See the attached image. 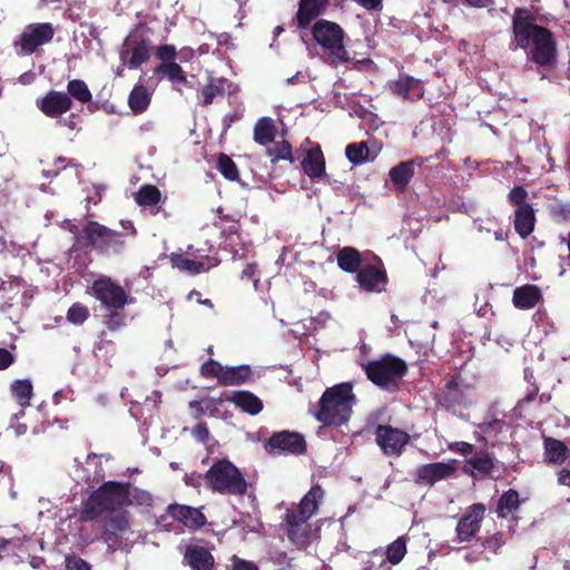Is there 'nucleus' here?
Here are the masks:
<instances>
[{
    "label": "nucleus",
    "mask_w": 570,
    "mask_h": 570,
    "mask_svg": "<svg viewBox=\"0 0 570 570\" xmlns=\"http://www.w3.org/2000/svg\"><path fill=\"white\" fill-rule=\"evenodd\" d=\"M512 33L517 46L528 58L541 67H552L557 61V41L552 31L535 23V16L527 8H515Z\"/></svg>",
    "instance_id": "nucleus-1"
},
{
    "label": "nucleus",
    "mask_w": 570,
    "mask_h": 570,
    "mask_svg": "<svg viewBox=\"0 0 570 570\" xmlns=\"http://www.w3.org/2000/svg\"><path fill=\"white\" fill-rule=\"evenodd\" d=\"M356 402L352 383L335 384L323 392L313 415L325 426H342L350 421Z\"/></svg>",
    "instance_id": "nucleus-2"
},
{
    "label": "nucleus",
    "mask_w": 570,
    "mask_h": 570,
    "mask_svg": "<svg viewBox=\"0 0 570 570\" xmlns=\"http://www.w3.org/2000/svg\"><path fill=\"white\" fill-rule=\"evenodd\" d=\"M311 35L321 48L325 63L337 68L352 60L345 46L346 32L338 23L318 19L311 27Z\"/></svg>",
    "instance_id": "nucleus-3"
},
{
    "label": "nucleus",
    "mask_w": 570,
    "mask_h": 570,
    "mask_svg": "<svg viewBox=\"0 0 570 570\" xmlns=\"http://www.w3.org/2000/svg\"><path fill=\"white\" fill-rule=\"evenodd\" d=\"M69 230L76 235V244L81 248L95 249L99 254L119 255L125 250L124 234L96 220H88L81 229L72 225Z\"/></svg>",
    "instance_id": "nucleus-4"
},
{
    "label": "nucleus",
    "mask_w": 570,
    "mask_h": 570,
    "mask_svg": "<svg viewBox=\"0 0 570 570\" xmlns=\"http://www.w3.org/2000/svg\"><path fill=\"white\" fill-rule=\"evenodd\" d=\"M127 492L124 482L107 481L96 489L83 503L80 520L91 522L105 512H119L126 507Z\"/></svg>",
    "instance_id": "nucleus-5"
},
{
    "label": "nucleus",
    "mask_w": 570,
    "mask_h": 570,
    "mask_svg": "<svg viewBox=\"0 0 570 570\" xmlns=\"http://www.w3.org/2000/svg\"><path fill=\"white\" fill-rule=\"evenodd\" d=\"M207 488L225 495H244L247 482L239 469L227 459L213 463L204 475Z\"/></svg>",
    "instance_id": "nucleus-6"
},
{
    "label": "nucleus",
    "mask_w": 570,
    "mask_h": 570,
    "mask_svg": "<svg viewBox=\"0 0 570 570\" xmlns=\"http://www.w3.org/2000/svg\"><path fill=\"white\" fill-rule=\"evenodd\" d=\"M363 368L367 379L373 384L389 391L397 390V382L402 380L409 371L404 360L390 353L384 354L379 360L368 361L363 365Z\"/></svg>",
    "instance_id": "nucleus-7"
},
{
    "label": "nucleus",
    "mask_w": 570,
    "mask_h": 570,
    "mask_svg": "<svg viewBox=\"0 0 570 570\" xmlns=\"http://www.w3.org/2000/svg\"><path fill=\"white\" fill-rule=\"evenodd\" d=\"M528 190L521 185H515L508 194V203L515 207L514 230L523 239L532 234L537 220L534 209L528 202Z\"/></svg>",
    "instance_id": "nucleus-8"
},
{
    "label": "nucleus",
    "mask_w": 570,
    "mask_h": 570,
    "mask_svg": "<svg viewBox=\"0 0 570 570\" xmlns=\"http://www.w3.org/2000/svg\"><path fill=\"white\" fill-rule=\"evenodd\" d=\"M55 27L50 22L27 24L13 41V48L20 56H31L40 47L50 43L55 37Z\"/></svg>",
    "instance_id": "nucleus-9"
},
{
    "label": "nucleus",
    "mask_w": 570,
    "mask_h": 570,
    "mask_svg": "<svg viewBox=\"0 0 570 570\" xmlns=\"http://www.w3.org/2000/svg\"><path fill=\"white\" fill-rule=\"evenodd\" d=\"M150 56V39L138 28L126 37L119 52L120 61L129 69H138Z\"/></svg>",
    "instance_id": "nucleus-10"
},
{
    "label": "nucleus",
    "mask_w": 570,
    "mask_h": 570,
    "mask_svg": "<svg viewBox=\"0 0 570 570\" xmlns=\"http://www.w3.org/2000/svg\"><path fill=\"white\" fill-rule=\"evenodd\" d=\"M264 450L268 455H295L306 453L307 443L302 433L294 431L274 432L265 442Z\"/></svg>",
    "instance_id": "nucleus-11"
},
{
    "label": "nucleus",
    "mask_w": 570,
    "mask_h": 570,
    "mask_svg": "<svg viewBox=\"0 0 570 570\" xmlns=\"http://www.w3.org/2000/svg\"><path fill=\"white\" fill-rule=\"evenodd\" d=\"M375 441L385 455L400 456L410 442V435L397 428L379 424L375 429Z\"/></svg>",
    "instance_id": "nucleus-12"
},
{
    "label": "nucleus",
    "mask_w": 570,
    "mask_h": 570,
    "mask_svg": "<svg viewBox=\"0 0 570 570\" xmlns=\"http://www.w3.org/2000/svg\"><path fill=\"white\" fill-rule=\"evenodd\" d=\"M386 88L394 97L410 102L422 99L425 92L423 80L414 78L409 73H400L396 79L387 82Z\"/></svg>",
    "instance_id": "nucleus-13"
},
{
    "label": "nucleus",
    "mask_w": 570,
    "mask_h": 570,
    "mask_svg": "<svg viewBox=\"0 0 570 570\" xmlns=\"http://www.w3.org/2000/svg\"><path fill=\"white\" fill-rule=\"evenodd\" d=\"M358 285H380L389 282L383 261L371 250L364 252L362 267L356 273Z\"/></svg>",
    "instance_id": "nucleus-14"
},
{
    "label": "nucleus",
    "mask_w": 570,
    "mask_h": 570,
    "mask_svg": "<svg viewBox=\"0 0 570 570\" xmlns=\"http://www.w3.org/2000/svg\"><path fill=\"white\" fill-rule=\"evenodd\" d=\"M36 105L45 116L56 119L69 111L73 102L65 91L49 90Z\"/></svg>",
    "instance_id": "nucleus-15"
},
{
    "label": "nucleus",
    "mask_w": 570,
    "mask_h": 570,
    "mask_svg": "<svg viewBox=\"0 0 570 570\" xmlns=\"http://www.w3.org/2000/svg\"><path fill=\"white\" fill-rule=\"evenodd\" d=\"M129 527L130 515L128 511L121 510L119 512H112L101 520V539L109 546L115 544Z\"/></svg>",
    "instance_id": "nucleus-16"
},
{
    "label": "nucleus",
    "mask_w": 570,
    "mask_h": 570,
    "mask_svg": "<svg viewBox=\"0 0 570 570\" xmlns=\"http://www.w3.org/2000/svg\"><path fill=\"white\" fill-rule=\"evenodd\" d=\"M92 295L101 303L106 311L124 309L125 305L132 303V297L124 287H91Z\"/></svg>",
    "instance_id": "nucleus-17"
},
{
    "label": "nucleus",
    "mask_w": 570,
    "mask_h": 570,
    "mask_svg": "<svg viewBox=\"0 0 570 570\" xmlns=\"http://www.w3.org/2000/svg\"><path fill=\"white\" fill-rule=\"evenodd\" d=\"M330 0H299L295 16L298 29H307L311 23L325 13Z\"/></svg>",
    "instance_id": "nucleus-18"
},
{
    "label": "nucleus",
    "mask_w": 570,
    "mask_h": 570,
    "mask_svg": "<svg viewBox=\"0 0 570 570\" xmlns=\"http://www.w3.org/2000/svg\"><path fill=\"white\" fill-rule=\"evenodd\" d=\"M167 513L188 529L196 530L206 523V517L202 510L189 505L177 503L169 504Z\"/></svg>",
    "instance_id": "nucleus-19"
},
{
    "label": "nucleus",
    "mask_w": 570,
    "mask_h": 570,
    "mask_svg": "<svg viewBox=\"0 0 570 570\" xmlns=\"http://www.w3.org/2000/svg\"><path fill=\"white\" fill-rule=\"evenodd\" d=\"M183 561L191 570H215V558L206 547L189 544L184 552Z\"/></svg>",
    "instance_id": "nucleus-20"
},
{
    "label": "nucleus",
    "mask_w": 570,
    "mask_h": 570,
    "mask_svg": "<svg viewBox=\"0 0 570 570\" xmlns=\"http://www.w3.org/2000/svg\"><path fill=\"white\" fill-rule=\"evenodd\" d=\"M456 471L454 463L435 462L421 465L416 471V481L424 484H434L446 479Z\"/></svg>",
    "instance_id": "nucleus-21"
},
{
    "label": "nucleus",
    "mask_w": 570,
    "mask_h": 570,
    "mask_svg": "<svg viewBox=\"0 0 570 570\" xmlns=\"http://www.w3.org/2000/svg\"><path fill=\"white\" fill-rule=\"evenodd\" d=\"M463 393L460 389L458 377H451L444 385L440 396V403L453 414L463 415Z\"/></svg>",
    "instance_id": "nucleus-22"
},
{
    "label": "nucleus",
    "mask_w": 570,
    "mask_h": 570,
    "mask_svg": "<svg viewBox=\"0 0 570 570\" xmlns=\"http://www.w3.org/2000/svg\"><path fill=\"white\" fill-rule=\"evenodd\" d=\"M168 259L173 268L191 276L205 273L216 265V263L212 264L202 259H195V257H189L181 253H171Z\"/></svg>",
    "instance_id": "nucleus-23"
},
{
    "label": "nucleus",
    "mask_w": 570,
    "mask_h": 570,
    "mask_svg": "<svg viewBox=\"0 0 570 570\" xmlns=\"http://www.w3.org/2000/svg\"><path fill=\"white\" fill-rule=\"evenodd\" d=\"M301 165L312 180L318 179L325 174V158L318 144L306 150Z\"/></svg>",
    "instance_id": "nucleus-24"
},
{
    "label": "nucleus",
    "mask_w": 570,
    "mask_h": 570,
    "mask_svg": "<svg viewBox=\"0 0 570 570\" xmlns=\"http://www.w3.org/2000/svg\"><path fill=\"white\" fill-rule=\"evenodd\" d=\"M226 400L249 415H257L264 407L263 401L250 391H234Z\"/></svg>",
    "instance_id": "nucleus-25"
},
{
    "label": "nucleus",
    "mask_w": 570,
    "mask_h": 570,
    "mask_svg": "<svg viewBox=\"0 0 570 570\" xmlns=\"http://www.w3.org/2000/svg\"><path fill=\"white\" fill-rule=\"evenodd\" d=\"M364 252H360L355 247L345 246L338 249L336 261L338 267L350 274H356L362 267Z\"/></svg>",
    "instance_id": "nucleus-26"
},
{
    "label": "nucleus",
    "mask_w": 570,
    "mask_h": 570,
    "mask_svg": "<svg viewBox=\"0 0 570 570\" xmlns=\"http://www.w3.org/2000/svg\"><path fill=\"white\" fill-rule=\"evenodd\" d=\"M414 160L401 161L390 169V179L397 191L403 193L406 190L411 179L414 176Z\"/></svg>",
    "instance_id": "nucleus-27"
},
{
    "label": "nucleus",
    "mask_w": 570,
    "mask_h": 570,
    "mask_svg": "<svg viewBox=\"0 0 570 570\" xmlns=\"http://www.w3.org/2000/svg\"><path fill=\"white\" fill-rule=\"evenodd\" d=\"M542 299L539 287H515L512 302L519 309L534 307Z\"/></svg>",
    "instance_id": "nucleus-28"
},
{
    "label": "nucleus",
    "mask_w": 570,
    "mask_h": 570,
    "mask_svg": "<svg viewBox=\"0 0 570 570\" xmlns=\"http://www.w3.org/2000/svg\"><path fill=\"white\" fill-rule=\"evenodd\" d=\"M325 492L320 484L313 485L308 492L302 498L298 503V508L302 510V514H306L312 518L317 513L320 504L324 499Z\"/></svg>",
    "instance_id": "nucleus-29"
},
{
    "label": "nucleus",
    "mask_w": 570,
    "mask_h": 570,
    "mask_svg": "<svg viewBox=\"0 0 570 570\" xmlns=\"http://www.w3.org/2000/svg\"><path fill=\"white\" fill-rule=\"evenodd\" d=\"M253 372L249 365L224 367L220 385H240L252 380Z\"/></svg>",
    "instance_id": "nucleus-30"
},
{
    "label": "nucleus",
    "mask_w": 570,
    "mask_h": 570,
    "mask_svg": "<svg viewBox=\"0 0 570 570\" xmlns=\"http://www.w3.org/2000/svg\"><path fill=\"white\" fill-rule=\"evenodd\" d=\"M276 132L274 120L269 117H262L254 126V140L262 146H267L274 141Z\"/></svg>",
    "instance_id": "nucleus-31"
},
{
    "label": "nucleus",
    "mask_w": 570,
    "mask_h": 570,
    "mask_svg": "<svg viewBox=\"0 0 570 570\" xmlns=\"http://www.w3.org/2000/svg\"><path fill=\"white\" fill-rule=\"evenodd\" d=\"M407 541L409 539L405 535H401L391 542L385 549V559L382 560L380 567H383L386 562L392 566L399 564L407 553Z\"/></svg>",
    "instance_id": "nucleus-32"
},
{
    "label": "nucleus",
    "mask_w": 570,
    "mask_h": 570,
    "mask_svg": "<svg viewBox=\"0 0 570 570\" xmlns=\"http://www.w3.org/2000/svg\"><path fill=\"white\" fill-rule=\"evenodd\" d=\"M150 99L147 88L142 85H136L129 94L128 105L135 115H139L148 108Z\"/></svg>",
    "instance_id": "nucleus-33"
},
{
    "label": "nucleus",
    "mask_w": 570,
    "mask_h": 570,
    "mask_svg": "<svg viewBox=\"0 0 570 570\" xmlns=\"http://www.w3.org/2000/svg\"><path fill=\"white\" fill-rule=\"evenodd\" d=\"M228 85L226 78H213L209 82L204 86L200 90L202 102L204 106H209L214 102L216 97H223L225 95V86Z\"/></svg>",
    "instance_id": "nucleus-34"
},
{
    "label": "nucleus",
    "mask_w": 570,
    "mask_h": 570,
    "mask_svg": "<svg viewBox=\"0 0 570 570\" xmlns=\"http://www.w3.org/2000/svg\"><path fill=\"white\" fill-rule=\"evenodd\" d=\"M161 193L157 186L151 184L141 185L135 194V202L141 207H153L160 203Z\"/></svg>",
    "instance_id": "nucleus-35"
},
{
    "label": "nucleus",
    "mask_w": 570,
    "mask_h": 570,
    "mask_svg": "<svg viewBox=\"0 0 570 570\" xmlns=\"http://www.w3.org/2000/svg\"><path fill=\"white\" fill-rule=\"evenodd\" d=\"M156 75H163L167 77V79L173 85H184L186 86L188 83L186 72L183 70L180 65H178L176 61L170 63H159L155 68Z\"/></svg>",
    "instance_id": "nucleus-36"
},
{
    "label": "nucleus",
    "mask_w": 570,
    "mask_h": 570,
    "mask_svg": "<svg viewBox=\"0 0 570 570\" xmlns=\"http://www.w3.org/2000/svg\"><path fill=\"white\" fill-rule=\"evenodd\" d=\"M519 505V493L515 490L510 489L500 497L497 505V513L500 518H508L518 510Z\"/></svg>",
    "instance_id": "nucleus-37"
},
{
    "label": "nucleus",
    "mask_w": 570,
    "mask_h": 570,
    "mask_svg": "<svg viewBox=\"0 0 570 570\" xmlns=\"http://www.w3.org/2000/svg\"><path fill=\"white\" fill-rule=\"evenodd\" d=\"M266 154L273 164L279 160H287L291 164L295 161L292 145L287 140L273 141V146L266 149Z\"/></svg>",
    "instance_id": "nucleus-38"
},
{
    "label": "nucleus",
    "mask_w": 570,
    "mask_h": 570,
    "mask_svg": "<svg viewBox=\"0 0 570 570\" xmlns=\"http://www.w3.org/2000/svg\"><path fill=\"white\" fill-rule=\"evenodd\" d=\"M10 391L14 400L21 406L30 405L33 387L29 380H16L11 383Z\"/></svg>",
    "instance_id": "nucleus-39"
},
{
    "label": "nucleus",
    "mask_w": 570,
    "mask_h": 570,
    "mask_svg": "<svg viewBox=\"0 0 570 570\" xmlns=\"http://www.w3.org/2000/svg\"><path fill=\"white\" fill-rule=\"evenodd\" d=\"M216 169L228 181H239V170L236 163L226 154L219 153L216 161Z\"/></svg>",
    "instance_id": "nucleus-40"
},
{
    "label": "nucleus",
    "mask_w": 570,
    "mask_h": 570,
    "mask_svg": "<svg viewBox=\"0 0 570 570\" xmlns=\"http://www.w3.org/2000/svg\"><path fill=\"white\" fill-rule=\"evenodd\" d=\"M311 518L302 514V510L297 507L286 511L285 521L288 527L287 535L291 540L295 541L298 538L299 528L307 522Z\"/></svg>",
    "instance_id": "nucleus-41"
},
{
    "label": "nucleus",
    "mask_w": 570,
    "mask_h": 570,
    "mask_svg": "<svg viewBox=\"0 0 570 570\" xmlns=\"http://www.w3.org/2000/svg\"><path fill=\"white\" fill-rule=\"evenodd\" d=\"M484 512L485 507L481 503L473 504L469 508V511L465 512V541L468 540V535L471 537L479 530Z\"/></svg>",
    "instance_id": "nucleus-42"
},
{
    "label": "nucleus",
    "mask_w": 570,
    "mask_h": 570,
    "mask_svg": "<svg viewBox=\"0 0 570 570\" xmlns=\"http://www.w3.org/2000/svg\"><path fill=\"white\" fill-rule=\"evenodd\" d=\"M102 324L109 332H118L128 325V315L124 309L107 311L102 315Z\"/></svg>",
    "instance_id": "nucleus-43"
},
{
    "label": "nucleus",
    "mask_w": 570,
    "mask_h": 570,
    "mask_svg": "<svg viewBox=\"0 0 570 570\" xmlns=\"http://www.w3.org/2000/svg\"><path fill=\"white\" fill-rule=\"evenodd\" d=\"M127 492L126 507L129 505H150L153 501L151 494L142 489L131 485L129 482H124Z\"/></svg>",
    "instance_id": "nucleus-44"
},
{
    "label": "nucleus",
    "mask_w": 570,
    "mask_h": 570,
    "mask_svg": "<svg viewBox=\"0 0 570 570\" xmlns=\"http://www.w3.org/2000/svg\"><path fill=\"white\" fill-rule=\"evenodd\" d=\"M345 155L350 163L360 165L370 159V149L366 141L350 144L345 148Z\"/></svg>",
    "instance_id": "nucleus-45"
},
{
    "label": "nucleus",
    "mask_w": 570,
    "mask_h": 570,
    "mask_svg": "<svg viewBox=\"0 0 570 570\" xmlns=\"http://www.w3.org/2000/svg\"><path fill=\"white\" fill-rule=\"evenodd\" d=\"M66 94H68L71 99L75 98L81 104H87L92 98L91 91L89 90L87 83L80 79L70 80L67 85Z\"/></svg>",
    "instance_id": "nucleus-46"
},
{
    "label": "nucleus",
    "mask_w": 570,
    "mask_h": 570,
    "mask_svg": "<svg viewBox=\"0 0 570 570\" xmlns=\"http://www.w3.org/2000/svg\"><path fill=\"white\" fill-rule=\"evenodd\" d=\"M546 453L550 462L560 464L564 462L567 455L566 445L556 439L548 438L544 441Z\"/></svg>",
    "instance_id": "nucleus-47"
},
{
    "label": "nucleus",
    "mask_w": 570,
    "mask_h": 570,
    "mask_svg": "<svg viewBox=\"0 0 570 570\" xmlns=\"http://www.w3.org/2000/svg\"><path fill=\"white\" fill-rule=\"evenodd\" d=\"M89 317V309L81 303H73L67 312V321L75 325L83 324Z\"/></svg>",
    "instance_id": "nucleus-48"
},
{
    "label": "nucleus",
    "mask_w": 570,
    "mask_h": 570,
    "mask_svg": "<svg viewBox=\"0 0 570 570\" xmlns=\"http://www.w3.org/2000/svg\"><path fill=\"white\" fill-rule=\"evenodd\" d=\"M469 464L473 470L480 473H488L493 466L492 458L488 453H481L480 455L473 456L466 461L465 465Z\"/></svg>",
    "instance_id": "nucleus-49"
},
{
    "label": "nucleus",
    "mask_w": 570,
    "mask_h": 570,
    "mask_svg": "<svg viewBox=\"0 0 570 570\" xmlns=\"http://www.w3.org/2000/svg\"><path fill=\"white\" fill-rule=\"evenodd\" d=\"M224 372V366L218 363L217 361L209 360L205 362L200 367V374L204 377H216L218 380V383L220 384L222 381V373Z\"/></svg>",
    "instance_id": "nucleus-50"
},
{
    "label": "nucleus",
    "mask_w": 570,
    "mask_h": 570,
    "mask_svg": "<svg viewBox=\"0 0 570 570\" xmlns=\"http://www.w3.org/2000/svg\"><path fill=\"white\" fill-rule=\"evenodd\" d=\"M155 55L160 63H170L176 60L177 50L173 45H160L157 47Z\"/></svg>",
    "instance_id": "nucleus-51"
},
{
    "label": "nucleus",
    "mask_w": 570,
    "mask_h": 570,
    "mask_svg": "<svg viewBox=\"0 0 570 570\" xmlns=\"http://www.w3.org/2000/svg\"><path fill=\"white\" fill-rule=\"evenodd\" d=\"M550 213L553 216V218L557 219L558 222L570 220V202L552 205Z\"/></svg>",
    "instance_id": "nucleus-52"
},
{
    "label": "nucleus",
    "mask_w": 570,
    "mask_h": 570,
    "mask_svg": "<svg viewBox=\"0 0 570 570\" xmlns=\"http://www.w3.org/2000/svg\"><path fill=\"white\" fill-rule=\"evenodd\" d=\"M65 563L66 570H92L86 560L75 554L67 556Z\"/></svg>",
    "instance_id": "nucleus-53"
},
{
    "label": "nucleus",
    "mask_w": 570,
    "mask_h": 570,
    "mask_svg": "<svg viewBox=\"0 0 570 570\" xmlns=\"http://www.w3.org/2000/svg\"><path fill=\"white\" fill-rule=\"evenodd\" d=\"M230 561L232 570H259L255 562L242 559L236 554L230 558Z\"/></svg>",
    "instance_id": "nucleus-54"
},
{
    "label": "nucleus",
    "mask_w": 570,
    "mask_h": 570,
    "mask_svg": "<svg viewBox=\"0 0 570 570\" xmlns=\"http://www.w3.org/2000/svg\"><path fill=\"white\" fill-rule=\"evenodd\" d=\"M258 271V266L256 263L247 264L243 269V281L252 282L253 285H258L259 278L256 277V273Z\"/></svg>",
    "instance_id": "nucleus-55"
},
{
    "label": "nucleus",
    "mask_w": 570,
    "mask_h": 570,
    "mask_svg": "<svg viewBox=\"0 0 570 570\" xmlns=\"http://www.w3.org/2000/svg\"><path fill=\"white\" fill-rule=\"evenodd\" d=\"M193 435L200 442H206L209 431L206 423H198L193 428Z\"/></svg>",
    "instance_id": "nucleus-56"
},
{
    "label": "nucleus",
    "mask_w": 570,
    "mask_h": 570,
    "mask_svg": "<svg viewBox=\"0 0 570 570\" xmlns=\"http://www.w3.org/2000/svg\"><path fill=\"white\" fill-rule=\"evenodd\" d=\"M14 362V355L7 348H0V371L7 370Z\"/></svg>",
    "instance_id": "nucleus-57"
},
{
    "label": "nucleus",
    "mask_w": 570,
    "mask_h": 570,
    "mask_svg": "<svg viewBox=\"0 0 570 570\" xmlns=\"http://www.w3.org/2000/svg\"><path fill=\"white\" fill-rule=\"evenodd\" d=\"M485 544L495 552L502 544H504L503 534L497 533L492 538L487 539Z\"/></svg>",
    "instance_id": "nucleus-58"
},
{
    "label": "nucleus",
    "mask_w": 570,
    "mask_h": 570,
    "mask_svg": "<svg viewBox=\"0 0 570 570\" xmlns=\"http://www.w3.org/2000/svg\"><path fill=\"white\" fill-rule=\"evenodd\" d=\"M366 10H377L382 8L383 0H353Z\"/></svg>",
    "instance_id": "nucleus-59"
},
{
    "label": "nucleus",
    "mask_w": 570,
    "mask_h": 570,
    "mask_svg": "<svg viewBox=\"0 0 570 570\" xmlns=\"http://www.w3.org/2000/svg\"><path fill=\"white\" fill-rule=\"evenodd\" d=\"M181 254L189 256V257H195V259H202L205 262L208 258L206 255H203L199 249L195 248L194 245H188L187 249Z\"/></svg>",
    "instance_id": "nucleus-60"
},
{
    "label": "nucleus",
    "mask_w": 570,
    "mask_h": 570,
    "mask_svg": "<svg viewBox=\"0 0 570 570\" xmlns=\"http://www.w3.org/2000/svg\"><path fill=\"white\" fill-rule=\"evenodd\" d=\"M188 299L189 301H196L200 305H206V306H209V307L213 306L210 299H208V298L202 299V294L198 291H196V289L191 291L188 294Z\"/></svg>",
    "instance_id": "nucleus-61"
},
{
    "label": "nucleus",
    "mask_w": 570,
    "mask_h": 570,
    "mask_svg": "<svg viewBox=\"0 0 570 570\" xmlns=\"http://www.w3.org/2000/svg\"><path fill=\"white\" fill-rule=\"evenodd\" d=\"M77 118H78V115L70 114L67 118L60 119L59 124L73 130V129H76V125H77L76 119Z\"/></svg>",
    "instance_id": "nucleus-62"
},
{
    "label": "nucleus",
    "mask_w": 570,
    "mask_h": 570,
    "mask_svg": "<svg viewBox=\"0 0 570 570\" xmlns=\"http://www.w3.org/2000/svg\"><path fill=\"white\" fill-rule=\"evenodd\" d=\"M465 3L474 8H487L493 3V0H465Z\"/></svg>",
    "instance_id": "nucleus-63"
},
{
    "label": "nucleus",
    "mask_w": 570,
    "mask_h": 570,
    "mask_svg": "<svg viewBox=\"0 0 570 570\" xmlns=\"http://www.w3.org/2000/svg\"><path fill=\"white\" fill-rule=\"evenodd\" d=\"M558 481L562 485L570 487V471L563 470L560 472Z\"/></svg>",
    "instance_id": "nucleus-64"
}]
</instances>
